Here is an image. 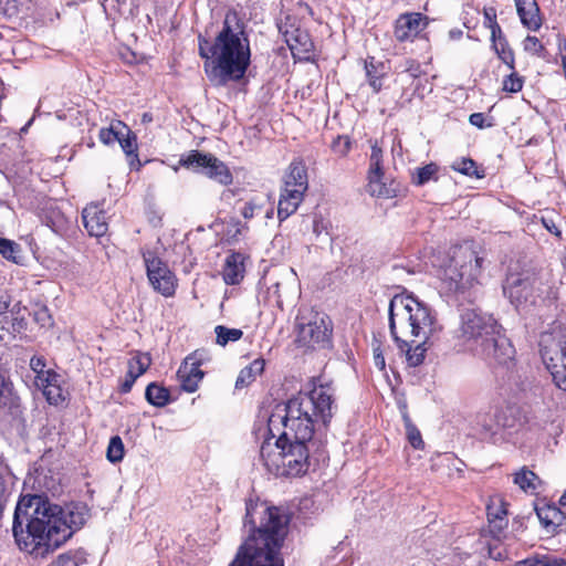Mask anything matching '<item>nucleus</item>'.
Listing matches in <instances>:
<instances>
[{"instance_id":"nucleus-38","label":"nucleus","mask_w":566,"mask_h":566,"mask_svg":"<svg viewBox=\"0 0 566 566\" xmlns=\"http://www.w3.org/2000/svg\"><path fill=\"white\" fill-rule=\"evenodd\" d=\"M106 458L112 463L120 462L124 458V443L118 436L111 438L106 450Z\"/></svg>"},{"instance_id":"nucleus-61","label":"nucleus","mask_w":566,"mask_h":566,"mask_svg":"<svg viewBox=\"0 0 566 566\" xmlns=\"http://www.w3.org/2000/svg\"><path fill=\"white\" fill-rule=\"evenodd\" d=\"M133 382L134 381H132V379L130 380H126L125 384H124V390L128 391L130 389Z\"/></svg>"},{"instance_id":"nucleus-43","label":"nucleus","mask_w":566,"mask_h":566,"mask_svg":"<svg viewBox=\"0 0 566 566\" xmlns=\"http://www.w3.org/2000/svg\"><path fill=\"white\" fill-rule=\"evenodd\" d=\"M371 67H373V61L366 62L365 69H366V75L368 78V83H369L370 87L373 88L374 93H378L382 87L384 72H381L379 75H371Z\"/></svg>"},{"instance_id":"nucleus-56","label":"nucleus","mask_w":566,"mask_h":566,"mask_svg":"<svg viewBox=\"0 0 566 566\" xmlns=\"http://www.w3.org/2000/svg\"><path fill=\"white\" fill-rule=\"evenodd\" d=\"M408 64L409 66L406 69V72L410 73L412 77H417L420 72L419 65L413 61H409Z\"/></svg>"},{"instance_id":"nucleus-29","label":"nucleus","mask_w":566,"mask_h":566,"mask_svg":"<svg viewBox=\"0 0 566 566\" xmlns=\"http://www.w3.org/2000/svg\"><path fill=\"white\" fill-rule=\"evenodd\" d=\"M264 360L263 359H254L249 366L244 367L237 380H235V388L241 389L250 385L252 381L255 380L256 376L261 375L264 370Z\"/></svg>"},{"instance_id":"nucleus-16","label":"nucleus","mask_w":566,"mask_h":566,"mask_svg":"<svg viewBox=\"0 0 566 566\" xmlns=\"http://www.w3.org/2000/svg\"><path fill=\"white\" fill-rule=\"evenodd\" d=\"M82 220L91 237H103L108 230L106 212L97 203H90L83 209Z\"/></svg>"},{"instance_id":"nucleus-25","label":"nucleus","mask_w":566,"mask_h":566,"mask_svg":"<svg viewBox=\"0 0 566 566\" xmlns=\"http://www.w3.org/2000/svg\"><path fill=\"white\" fill-rule=\"evenodd\" d=\"M491 39L493 42V48L497 53L499 57L507 64L510 67H513L514 55L513 52L507 48L506 40L502 34V30L497 22H494L491 25Z\"/></svg>"},{"instance_id":"nucleus-52","label":"nucleus","mask_w":566,"mask_h":566,"mask_svg":"<svg viewBox=\"0 0 566 566\" xmlns=\"http://www.w3.org/2000/svg\"><path fill=\"white\" fill-rule=\"evenodd\" d=\"M479 423L483 428L485 434L494 436L499 430L496 422L494 424L491 423V420L489 421V419L485 416L481 417Z\"/></svg>"},{"instance_id":"nucleus-51","label":"nucleus","mask_w":566,"mask_h":566,"mask_svg":"<svg viewBox=\"0 0 566 566\" xmlns=\"http://www.w3.org/2000/svg\"><path fill=\"white\" fill-rule=\"evenodd\" d=\"M548 556L528 557L517 564V566H548Z\"/></svg>"},{"instance_id":"nucleus-54","label":"nucleus","mask_w":566,"mask_h":566,"mask_svg":"<svg viewBox=\"0 0 566 566\" xmlns=\"http://www.w3.org/2000/svg\"><path fill=\"white\" fill-rule=\"evenodd\" d=\"M484 115L482 113H473L469 117V122L471 125L476 126L479 128H483L484 125Z\"/></svg>"},{"instance_id":"nucleus-45","label":"nucleus","mask_w":566,"mask_h":566,"mask_svg":"<svg viewBox=\"0 0 566 566\" xmlns=\"http://www.w3.org/2000/svg\"><path fill=\"white\" fill-rule=\"evenodd\" d=\"M523 87V81L515 74H510L503 81V90L510 93H517Z\"/></svg>"},{"instance_id":"nucleus-21","label":"nucleus","mask_w":566,"mask_h":566,"mask_svg":"<svg viewBox=\"0 0 566 566\" xmlns=\"http://www.w3.org/2000/svg\"><path fill=\"white\" fill-rule=\"evenodd\" d=\"M283 186L307 191V167L302 160H293L283 176Z\"/></svg>"},{"instance_id":"nucleus-46","label":"nucleus","mask_w":566,"mask_h":566,"mask_svg":"<svg viewBox=\"0 0 566 566\" xmlns=\"http://www.w3.org/2000/svg\"><path fill=\"white\" fill-rule=\"evenodd\" d=\"M263 207L264 205L262 202H258L256 200L252 199L244 205L241 213L244 219H252L262 211Z\"/></svg>"},{"instance_id":"nucleus-10","label":"nucleus","mask_w":566,"mask_h":566,"mask_svg":"<svg viewBox=\"0 0 566 566\" xmlns=\"http://www.w3.org/2000/svg\"><path fill=\"white\" fill-rule=\"evenodd\" d=\"M180 165L186 168H193L223 186L231 185L233 180L228 166L211 154L192 150L180 159Z\"/></svg>"},{"instance_id":"nucleus-15","label":"nucleus","mask_w":566,"mask_h":566,"mask_svg":"<svg viewBox=\"0 0 566 566\" xmlns=\"http://www.w3.org/2000/svg\"><path fill=\"white\" fill-rule=\"evenodd\" d=\"M201 360L197 358L196 354L186 357L180 365L177 377L184 390L195 392L198 389L199 382L203 378V371L200 369Z\"/></svg>"},{"instance_id":"nucleus-60","label":"nucleus","mask_w":566,"mask_h":566,"mask_svg":"<svg viewBox=\"0 0 566 566\" xmlns=\"http://www.w3.org/2000/svg\"><path fill=\"white\" fill-rule=\"evenodd\" d=\"M313 231H314L317 235H319V233H321V230H319V223H318V221H317V220H315V221H314V224H313Z\"/></svg>"},{"instance_id":"nucleus-1","label":"nucleus","mask_w":566,"mask_h":566,"mask_svg":"<svg viewBox=\"0 0 566 566\" xmlns=\"http://www.w3.org/2000/svg\"><path fill=\"white\" fill-rule=\"evenodd\" d=\"M86 517L87 510L81 503L62 507L41 495H31L18 502L12 532L21 549L44 558L81 528Z\"/></svg>"},{"instance_id":"nucleus-6","label":"nucleus","mask_w":566,"mask_h":566,"mask_svg":"<svg viewBox=\"0 0 566 566\" xmlns=\"http://www.w3.org/2000/svg\"><path fill=\"white\" fill-rule=\"evenodd\" d=\"M458 338L478 357L490 365L507 366L515 349L502 334L496 319L478 308H465L460 314Z\"/></svg>"},{"instance_id":"nucleus-5","label":"nucleus","mask_w":566,"mask_h":566,"mask_svg":"<svg viewBox=\"0 0 566 566\" xmlns=\"http://www.w3.org/2000/svg\"><path fill=\"white\" fill-rule=\"evenodd\" d=\"M389 328L396 343L407 345L420 342L411 350H407L410 366H418L424 359L423 343L436 332V316L431 310L412 295H395L389 303Z\"/></svg>"},{"instance_id":"nucleus-57","label":"nucleus","mask_w":566,"mask_h":566,"mask_svg":"<svg viewBox=\"0 0 566 566\" xmlns=\"http://www.w3.org/2000/svg\"><path fill=\"white\" fill-rule=\"evenodd\" d=\"M547 564L548 566H566V558L548 556Z\"/></svg>"},{"instance_id":"nucleus-12","label":"nucleus","mask_w":566,"mask_h":566,"mask_svg":"<svg viewBox=\"0 0 566 566\" xmlns=\"http://www.w3.org/2000/svg\"><path fill=\"white\" fill-rule=\"evenodd\" d=\"M149 283L160 294L168 297L175 294L176 277L167 264L151 251L143 253Z\"/></svg>"},{"instance_id":"nucleus-35","label":"nucleus","mask_w":566,"mask_h":566,"mask_svg":"<svg viewBox=\"0 0 566 566\" xmlns=\"http://www.w3.org/2000/svg\"><path fill=\"white\" fill-rule=\"evenodd\" d=\"M150 361L148 354L138 355L129 361L128 376L132 378V381H135L148 369Z\"/></svg>"},{"instance_id":"nucleus-58","label":"nucleus","mask_w":566,"mask_h":566,"mask_svg":"<svg viewBox=\"0 0 566 566\" xmlns=\"http://www.w3.org/2000/svg\"><path fill=\"white\" fill-rule=\"evenodd\" d=\"M485 20L489 22V27L496 22L495 21V11L493 9H489L484 11Z\"/></svg>"},{"instance_id":"nucleus-62","label":"nucleus","mask_w":566,"mask_h":566,"mask_svg":"<svg viewBox=\"0 0 566 566\" xmlns=\"http://www.w3.org/2000/svg\"><path fill=\"white\" fill-rule=\"evenodd\" d=\"M559 503L562 505H566V490L564 491V493L562 494L560 499H559Z\"/></svg>"},{"instance_id":"nucleus-59","label":"nucleus","mask_w":566,"mask_h":566,"mask_svg":"<svg viewBox=\"0 0 566 566\" xmlns=\"http://www.w3.org/2000/svg\"><path fill=\"white\" fill-rule=\"evenodd\" d=\"M9 308V302L7 300L0 298V315L7 313Z\"/></svg>"},{"instance_id":"nucleus-55","label":"nucleus","mask_w":566,"mask_h":566,"mask_svg":"<svg viewBox=\"0 0 566 566\" xmlns=\"http://www.w3.org/2000/svg\"><path fill=\"white\" fill-rule=\"evenodd\" d=\"M543 223L551 233L555 234L556 237H560L559 229L552 220L548 221L546 219H543Z\"/></svg>"},{"instance_id":"nucleus-48","label":"nucleus","mask_w":566,"mask_h":566,"mask_svg":"<svg viewBox=\"0 0 566 566\" xmlns=\"http://www.w3.org/2000/svg\"><path fill=\"white\" fill-rule=\"evenodd\" d=\"M524 50L532 54H539L543 50V45L536 36H526L524 40Z\"/></svg>"},{"instance_id":"nucleus-4","label":"nucleus","mask_w":566,"mask_h":566,"mask_svg":"<svg viewBox=\"0 0 566 566\" xmlns=\"http://www.w3.org/2000/svg\"><path fill=\"white\" fill-rule=\"evenodd\" d=\"M199 54L209 80L217 85L241 80L250 65V44L234 12L224 17L222 30L211 42L199 35Z\"/></svg>"},{"instance_id":"nucleus-41","label":"nucleus","mask_w":566,"mask_h":566,"mask_svg":"<svg viewBox=\"0 0 566 566\" xmlns=\"http://www.w3.org/2000/svg\"><path fill=\"white\" fill-rule=\"evenodd\" d=\"M405 421L408 441L415 449H422L423 440L421 438L420 431L411 423L408 417H405Z\"/></svg>"},{"instance_id":"nucleus-32","label":"nucleus","mask_w":566,"mask_h":566,"mask_svg":"<svg viewBox=\"0 0 566 566\" xmlns=\"http://www.w3.org/2000/svg\"><path fill=\"white\" fill-rule=\"evenodd\" d=\"M145 397L150 405L164 407L169 402L170 394L167 388L153 382L147 386Z\"/></svg>"},{"instance_id":"nucleus-30","label":"nucleus","mask_w":566,"mask_h":566,"mask_svg":"<svg viewBox=\"0 0 566 566\" xmlns=\"http://www.w3.org/2000/svg\"><path fill=\"white\" fill-rule=\"evenodd\" d=\"M17 396L13 394L12 384L9 381L6 371L0 364V409L15 406Z\"/></svg>"},{"instance_id":"nucleus-20","label":"nucleus","mask_w":566,"mask_h":566,"mask_svg":"<svg viewBox=\"0 0 566 566\" xmlns=\"http://www.w3.org/2000/svg\"><path fill=\"white\" fill-rule=\"evenodd\" d=\"M305 192L304 190L282 185L277 205V218L280 221L287 219L297 210L304 199Z\"/></svg>"},{"instance_id":"nucleus-27","label":"nucleus","mask_w":566,"mask_h":566,"mask_svg":"<svg viewBox=\"0 0 566 566\" xmlns=\"http://www.w3.org/2000/svg\"><path fill=\"white\" fill-rule=\"evenodd\" d=\"M118 144L120 145L123 151L127 156L128 164L132 168H139L140 161L138 158V146H137V137L128 127L127 134H123V137H119Z\"/></svg>"},{"instance_id":"nucleus-44","label":"nucleus","mask_w":566,"mask_h":566,"mask_svg":"<svg viewBox=\"0 0 566 566\" xmlns=\"http://www.w3.org/2000/svg\"><path fill=\"white\" fill-rule=\"evenodd\" d=\"M30 367L35 376H45L46 374L53 371V369H46V363L42 356H33L30 359Z\"/></svg>"},{"instance_id":"nucleus-9","label":"nucleus","mask_w":566,"mask_h":566,"mask_svg":"<svg viewBox=\"0 0 566 566\" xmlns=\"http://www.w3.org/2000/svg\"><path fill=\"white\" fill-rule=\"evenodd\" d=\"M539 346L543 363L551 373L554 384L566 391V339L544 334Z\"/></svg>"},{"instance_id":"nucleus-17","label":"nucleus","mask_w":566,"mask_h":566,"mask_svg":"<svg viewBox=\"0 0 566 566\" xmlns=\"http://www.w3.org/2000/svg\"><path fill=\"white\" fill-rule=\"evenodd\" d=\"M62 377L54 370L45 376H35L34 385L42 390L46 400L51 405H60L64 401V391L61 387Z\"/></svg>"},{"instance_id":"nucleus-42","label":"nucleus","mask_w":566,"mask_h":566,"mask_svg":"<svg viewBox=\"0 0 566 566\" xmlns=\"http://www.w3.org/2000/svg\"><path fill=\"white\" fill-rule=\"evenodd\" d=\"M19 251V245L11 240L0 238V254L7 260L17 262L15 253Z\"/></svg>"},{"instance_id":"nucleus-36","label":"nucleus","mask_w":566,"mask_h":566,"mask_svg":"<svg viewBox=\"0 0 566 566\" xmlns=\"http://www.w3.org/2000/svg\"><path fill=\"white\" fill-rule=\"evenodd\" d=\"M214 333L217 336V344L221 346H226L230 342L239 340L243 332L239 328H228L223 325H218L214 328Z\"/></svg>"},{"instance_id":"nucleus-28","label":"nucleus","mask_w":566,"mask_h":566,"mask_svg":"<svg viewBox=\"0 0 566 566\" xmlns=\"http://www.w3.org/2000/svg\"><path fill=\"white\" fill-rule=\"evenodd\" d=\"M128 126L122 120H112L108 127L99 129L98 138L104 145H112L123 137V134H127Z\"/></svg>"},{"instance_id":"nucleus-2","label":"nucleus","mask_w":566,"mask_h":566,"mask_svg":"<svg viewBox=\"0 0 566 566\" xmlns=\"http://www.w3.org/2000/svg\"><path fill=\"white\" fill-rule=\"evenodd\" d=\"M334 391L329 385L314 386L310 391H300L284 405H279L269 417L268 427L272 438L312 440L319 424L326 426L334 412Z\"/></svg>"},{"instance_id":"nucleus-7","label":"nucleus","mask_w":566,"mask_h":566,"mask_svg":"<svg viewBox=\"0 0 566 566\" xmlns=\"http://www.w3.org/2000/svg\"><path fill=\"white\" fill-rule=\"evenodd\" d=\"M312 440L284 439L277 434L275 441H264L260 448V458L269 472L275 475L298 476L308 469V443Z\"/></svg>"},{"instance_id":"nucleus-33","label":"nucleus","mask_w":566,"mask_h":566,"mask_svg":"<svg viewBox=\"0 0 566 566\" xmlns=\"http://www.w3.org/2000/svg\"><path fill=\"white\" fill-rule=\"evenodd\" d=\"M514 483L517 484L524 492H535L539 483L538 476L531 470L523 468L515 473Z\"/></svg>"},{"instance_id":"nucleus-3","label":"nucleus","mask_w":566,"mask_h":566,"mask_svg":"<svg viewBox=\"0 0 566 566\" xmlns=\"http://www.w3.org/2000/svg\"><path fill=\"white\" fill-rule=\"evenodd\" d=\"M289 522V515L280 507L248 504L244 525H250L252 533L229 566H284L280 549Z\"/></svg>"},{"instance_id":"nucleus-18","label":"nucleus","mask_w":566,"mask_h":566,"mask_svg":"<svg viewBox=\"0 0 566 566\" xmlns=\"http://www.w3.org/2000/svg\"><path fill=\"white\" fill-rule=\"evenodd\" d=\"M270 290L276 296V304L280 307H283L285 302L292 301L295 298L298 292L297 279L293 271V269H286L281 274V279L276 281Z\"/></svg>"},{"instance_id":"nucleus-37","label":"nucleus","mask_w":566,"mask_h":566,"mask_svg":"<svg viewBox=\"0 0 566 566\" xmlns=\"http://www.w3.org/2000/svg\"><path fill=\"white\" fill-rule=\"evenodd\" d=\"M451 168L454 171H458V172H460V174H462L464 176L476 177V178L484 177L483 174L479 172L475 163L471 158L455 159L451 164Z\"/></svg>"},{"instance_id":"nucleus-24","label":"nucleus","mask_w":566,"mask_h":566,"mask_svg":"<svg viewBox=\"0 0 566 566\" xmlns=\"http://www.w3.org/2000/svg\"><path fill=\"white\" fill-rule=\"evenodd\" d=\"M286 44L289 45L293 56L302 57L303 54H307L313 49V42L310 39L307 32L300 29L286 33Z\"/></svg>"},{"instance_id":"nucleus-8","label":"nucleus","mask_w":566,"mask_h":566,"mask_svg":"<svg viewBox=\"0 0 566 566\" xmlns=\"http://www.w3.org/2000/svg\"><path fill=\"white\" fill-rule=\"evenodd\" d=\"M483 259L470 245H459L451 250L450 260L443 268L441 280L449 292L464 293L481 273Z\"/></svg>"},{"instance_id":"nucleus-53","label":"nucleus","mask_w":566,"mask_h":566,"mask_svg":"<svg viewBox=\"0 0 566 566\" xmlns=\"http://www.w3.org/2000/svg\"><path fill=\"white\" fill-rule=\"evenodd\" d=\"M374 363L378 369H385L386 361L382 353L380 352L379 346L374 348Z\"/></svg>"},{"instance_id":"nucleus-64","label":"nucleus","mask_w":566,"mask_h":566,"mask_svg":"<svg viewBox=\"0 0 566 566\" xmlns=\"http://www.w3.org/2000/svg\"><path fill=\"white\" fill-rule=\"evenodd\" d=\"M381 72H378L376 66L373 64V67H371V75H379Z\"/></svg>"},{"instance_id":"nucleus-26","label":"nucleus","mask_w":566,"mask_h":566,"mask_svg":"<svg viewBox=\"0 0 566 566\" xmlns=\"http://www.w3.org/2000/svg\"><path fill=\"white\" fill-rule=\"evenodd\" d=\"M496 426L504 429H515L522 424L520 409L516 406H506L494 415Z\"/></svg>"},{"instance_id":"nucleus-34","label":"nucleus","mask_w":566,"mask_h":566,"mask_svg":"<svg viewBox=\"0 0 566 566\" xmlns=\"http://www.w3.org/2000/svg\"><path fill=\"white\" fill-rule=\"evenodd\" d=\"M438 174V166L434 163H430L423 167H419L412 175V181L417 186H423L430 180H436Z\"/></svg>"},{"instance_id":"nucleus-22","label":"nucleus","mask_w":566,"mask_h":566,"mask_svg":"<svg viewBox=\"0 0 566 566\" xmlns=\"http://www.w3.org/2000/svg\"><path fill=\"white\" fill-rule=\"evenodd\" d=\"M517 14L524 27L536 31L542 25L539 9L535 0H514Z\"/></svg>"},{"instance_id":"nucleus-50","label":"nucleus","mask_w":566,"mask_h":566,"mask_svg":"<svg viewBox=\"0 0 566 566\" xmlns=\"http://www.w3.org/2000/svg\"><path fill=\"white\" fill-rule=\"evenodd\" d=\"M349 146H350V143H349L347 137L338 136L333 142V149H334V151L337 153L340 156H344V155L347 154V151L349 149Z\"/></svg>"},{"instance_id":"nucleus-39","label":"nucleus","mask_w":566,"mask_h":566,"mask_svg":"<svg viewBox=\"0 0 566 566\" xmlns=\"http://www.w3.org/2000/svg\"><path fill=\"white\" fill-rule=\"evenodd\" d=\"M488 520L507 518V510L505 503L500 497H494L488 504Z\"/></svg>"},{"instance_id":"nucleus-63","label":"nucleus","mask_w":566,"mask_h":566,"mask_svg":"<svg viewBox=\"0 0 566 566\" xmlns=\"http://www.w3.org/2000/svg\"><path fill=\"white\" fill-rule=\"evenodd\" d=\"M272 216H273V209L272 208L266 209L265 218L270 219V218H272Z\"/></svg>"},{"instance_id":"nucleus-13","label":"nucleus","mask_w":566,"mask_h":566,"mask_svg":"<svg viewBox=\"0 0 566 566\" xmlns=\"http://www.w3.org/2000/svg\"><path fill=\"white\" fill-rule=\"evenodd\" d=\"M382 178V150L375 143L369 157L368 191L371 196L390 198L394 196V190L386 186Z\"/></svg>"},{"instance_id":"nucleus-14","label":"nucleus","mask_w":566,"mask_h":566,"mask_svg":"<svg viewBox=\"0 0 566 566\" xmlns=\"http://www.w3.org/2000/svg\"><path fill=\"white\" fill-rule=\"evenodd\" d=\"M533 284L534 282H531L530 276L510 273L503 284V293L512 304L518 306L532 295Z\"/></svg>"},{"instance_id":"nucleus-19","label":"nucleus","mask_w":566,"mask_h":566,"mask_svg":"<svg viewBox=\"0 0 566 566\" xmlns=\"http://www.w3.org/2000/svg\"><path fill=\"white\" fill-rule=\"evenodd\" d=\"M423 27L421 13H405L396 20L394 34L398 41L403 42L415 38Z\"/></svg>"},{"instance_id":"nucleus-40","label":"nucleus","mask_w":566,"mask_h":566,"mask_svg":"<svg viewBox=\"0 0 566 566\" xmlns=\"http://www.w3.org/2000/svg\"><path fill=\"white\" fill-rule=\"evenodd\" d=\"M488 532L495 539H502L505 537V530L507 527V518L500 520H488Z\"/></svg>"},{"instance_id":"nucleus-31","label":"nucleus","mask_w":566,"mask_h":566,"mask_svg":"<svg viewBox=\"0 0 566 566\" xmlns=\"http://www.w3.org/2000/svg\"><path fill=\"white\" fill-rule=\"evenodd\" d=\"M536 515L544 526V528L552 533L558 526V520L560 517V512L555 506H542L536 507Z\"/></svg>"},{"instance_id":"nucleus-23","label":"nucleus","mask_w":566,"mask_h":566,"mask_svg":"<svg viewBox=\"0 0 566 566\" xmlns=\"http://www.w3.org/2000/svg\"><path fill=\"white\" fill-rule=\"evenodd\" d=\"M222 276L227 284H238L244 276V256L241 253H232L227 256L222 270Z\"/></svg>"},{"instance_id":"nucleus-47","label":"nucleus","mask_w":566,"mask_h":566,"mask_svg":"<svg viewBox=\"0 0 566 566\" xmlns=\"http://www.w3.org/2000/svg\"><path fill=\"white\" fill-rule=\"evenodd\" d=\"M52 566H78V557L73 553L62 554Z\"/></svg>"},{"instance_id":"nucleus-11","label":"nucleus","mask_w":566,"mask_h":566,"mask_svg":"<svg viewBox=\"0 0 566 566\" xmlns=\"http://www.w3.org/2000/svg\"><path fill=\"white\" fill-rule=\"evenodd\" d=\"M332 335L331 319L323 313H312L298 323L297 342L307 347L322 346L329 343Z\"/></svg>"},{"instance_id":"nucleus-49","label":"nucleus","mask_w":566,"mask_h":566,"mask_svg":"<svg viewBox=\"0 0 566 566\" xmlns=\"http://www.w3.org/2000/svg\"><path fill=\"white\" fill-rule=\"evenodd\" d=\"M34 319L42 327L51 325V315L45 306H41L34 312Z\"/></svg>"}]
</instances>
